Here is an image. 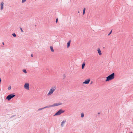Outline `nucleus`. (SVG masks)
Listing matches in <instances>:
<instances>
[{"label": "nucleus", "instance_id": "nucleus-18", "mask_svg": "<svg viewBox=\"0 0 133 133\" xmlns=\"http://www.w3.org/2000/svg\"><path fill=\"white\" fill-rule=\"evenodd\" d=\"M23 71L25 74L27 73V72L26 70L25 69H24L23 70Z\"/></svg>", "mask_w": 133, "mask_h": 133}, {"label": "nucleus", "instance_id": "nucleus-32", "mask_svg": "<svg viewBox=\"0 0 133 133\" xmlns=\"http://www.w3.org/2000/svg\"><path fill=\"white\" fill-rule=\"evenodd\" d=\"M35 26H36V25H35Z\"/></svg>", "mask_w": 133, "mask_h": 133}, {"label": "nucleus", "instance_id": "nucleus-21", "mask_svg": "<svg viewBox=\"0 0 133 133\" xmlns=\"http://www.w3.org/2000/svg\"><path fill=\"white\" fill-rule=\"evenodd\" d=\"M16 116V115H14L12 116H11V117H10V118H12V117H14L15 116Z\"/></svg>", "mask_w": 133, "mask_h": 133}, {"label": "nucleus", "instance_id": "nucleus-14", "mask_svg": "<svg viewBox=\"0 0 133 133\" xmlns=\"http://www.w3.org/2000/svg\"><path fill=\"white\" fill-rule=\"evenodd\" d=\"M52 105V107L58 106V104H57V103H55Z\"/></svg>", "mask_w": 133, "mask_h": 133}, {"label": "nucleus", "instance_id": "nucleus-15", "mask_svg": "<svg viewBox=\"0 0 133 133\" xmlns=\"http://www.w3.org/2000/svg\"><path fill=\"white\" fill-rule=\"evenodd\" d=\"M85 10H86L85 8H84L83 9V15H84L85 14Z\"/></svg>", "mask_w": 133, "mask_h": 133}, {"label": "nucleus", "instance_id": "nucleus-22", "mask_svg": "<svg viewBox=\"0 0 133 133\" xmlns=\"http://www.w3.org/2000/svg\"><path fill=\"white\" fill-rule=\"evenodd\" d=\"M26 1V0H22V3L25 2Z\"/></svg>", "mask_w": 133, "mask_h": 133}, {"label": "nucleus", "instance_id": "nucleus-8", "mask_svg": "<svg viewBox=\"0 0 133 133\" xmlns=\"http://www.w3.org/2000/svg\"><path fill=\"white\" fill-rule=\"evenodd\" d=\"M66 121L65 120H64L63 121L61 122V125L62 127H63L64 126V124L65 123Z\"/></svg>", "mask_w": 133, "mask_h": 133}, {"label": "nucleus", "instance_id": "nucleus-3", "mask_svg": "<svg viewBox=\"0 0 133 133\" xmlns=\"http://www.w3.org/2000/svg\"><path fill=\"white\" fill-rule=\"evenodd\" d=\"M65 112V110H63L62 109H59L56 112L54 116H55L59 115L61 114L64 113Z\"/></svg>", "mask_w": 133, "mask_h": 133}, {"label": "nucleus", "instance_id": "nucleus-28", "mask_svg": "<svg viewBox=\"0 0 133 133\" xmlns=\"http://www.w3.org/2000/svg\"><path fill=\"white\" fill-rule=\"evenodd\" d=\"M31 57H33V54H31Z\"/></svg>", "mask_w": 133, "mask_h": 133}, {"label": "nucleus", "instance_id": "nucleus-23", "mask_svg": "<svg viewBox=\"0 0 133 133\" xmlns=\"http://www.w3.org/2000/svg\"><path fill=\"white\" fill-rule=\"evenodd\" d=\"M57 104H58V105L62 104L60 102L58 103H57Z\"/></svg>", "mask_w": 133, "mask_h": 133}, {"label": "nucleus", "instance_id": "nucleus-19", "mask_svg": "<svg viewBox=\"0 0 133 133\" xmlns=\"http://www.w3.org/2000/svg\"><path fill=\"white\" fill-rule=\"evenodd\" d=\"M44 108H39V109L38 110V111H39V110H41L43 109H44Z\"/></svg>", "mask_w": 133, "mask_h": 133}, {"label": "nucleus", "instance_id": "nucleus-25", "mask_svg": "<svg viewBox=\"0 0 133 133\" xmlns=\"http://www.w3.org/2000/svg\"><path fill=\"white\" fill-rule=\"evenodd\" d=\"M8 89L9 90H10V89H11V86H9V87H8Z\"/></svg>", "mask_w": 133, "mask_h": 133}, {"label": "nucleus", "instance_id": "nucleus-6", "mask_svg": "<svg viewBox=\"0 0 133 133\" xmlns=\"http://www.w3.org/2000/svg\"><path fill=\"white\" fill-rule=\"evenodd\" d=\"M90 81V78L85 80V81L83 82V84H88L89 83V82Z\"/></svg>", "mask_w": 133, "mask_h": 133}, {"label": "nucleus", "instance_id": "nucleus-16", "mask_svg": "<svg viewBox=\"0 0 133 133\" xmlns=\"http://www.w3.org/2000/svg\"><path fill=\"white\" fill-rule=\"evenodd\" d=\"M12 35L14 37H16V35L15 33H14L12 34Z\"/></svg>", "mask_w": 133, "mask_h": 133}, {"label": "nucleus", "instance_id": "nucleus-24", "mask_svg": "<svg viewBox=\"0 0 133 133\" xmlns=\"http://www.w3.org/2000/svg\"><path fill=\"white\" fill-rule=\"evenodd\" d=\"M20 29H21V32H23V30H22V28H21V27H20Z\"/></svg>", "mask_w": 133, "mask_h": 133}, {"label": "nucleus", "instance_id": "nucleus-27", "mask_svg": "<svg viewBox=\"0 0 133 133\" xmlns=\"http://www.w3.org/2000/svg\"><path fill=\"white\" fill-rule=\"evenodd\" d=\"M63 76H64V78H63V79H64L66 77V76H65V74H64L63 75Z\"/></svg>", "mask_w": 133, "mask_h": 133}, {"label": "nucleus", "instance_id": "nucleus-9", "mask_svg": "<svg viewBox=\"0 0 133 133\" xmlns=\"http://www.w3.org/2000/svg\"><path fill=\"white\" fill-rule=\"evenodd\" d=\"M98 53L99 54V55H102L101 53V51L100 49L99 48L97 50Z\"/></svg>", "mask_w": 133, "mask_h": 133}, {"label": "nucleus", "instance_id": "nucleus-2", "mask_svg": "<svg viewBox=\"0 0 133 133\" xmlns=\"http://www.w3.org/2000/svg\"><path fill=\"white\" fill-rule=\"evenodd\" d=\"M16 96L15 93L10 94L8 95L6 97V99L8 101H9L10 99Z\"/></svg>", "mask_w": 133, "mask_h": 133}, {"label": "nucleus", "instance_id": "nucleus-17", "mask_svg": "<svg viewBox=\"0 0 133 133\" xmlns=\"http://www.w3.org/2000/svg\"><path fill=\"white\" fill-rule=\"evenodd\" d=\"M81 116L82 118H83L84 117V114L83 113H82L81 114Z\"/></svg>", "mask_w": 133, "mask_h": 133}, {"label": "nucleus", "instance_id": "nucleus-20", "mask_svg": "<svg viewBox=\"0 0 133 133\" xmlns=\"http://www.w3.org/2000/svg\"><path fill=\"white\" fill-rule=\"evenodd\" d=\"M112 30H111L110 32L108 34V35L109 36L110 34H111L112 32Z\"/></svg>", "mask_w": 133, "mask_h": 133}, {"label": "nucleus", "instance_id": "nucleus-1", "mask_svg": "<svg viewBox=\"0 0 133 133\" xmlns=\"http://www.w3.org/2000/svg\"><path fill=\"white\" fill-rule=\"evenodd\" d=\"M115 76V73H112L106 77L107 79L105 80V81H109L110 80L113 79L114 78Z\"/></svg>", "mask_w": 133, "mask_h": 133}, {"label": "nucleus", "instance_id": "nucleus-11", "mask_svg": "<svg viewBox=\"0 0 133 133\" xmlns=\"http://www.w3.org/2000/svg\"><path fill=\"white\" fill-rule=\"evenodd\" d=\"M85 65V63L84 62L82 64V69H84V66Z\"/></svg>", "mask_w": 133, "mask_h": 133}, {"label": "nucleus", "instance_id": "nucleus-30", "mask_svg": "<svg viewBox=\"0 0 133 133\" xmlns=\"http://www.w3.org/2000/svg\"><path fill=\"white\" fill-rule=\"evenodd\" d=\"M100 114V113L99 112H98V115H99Z\"/></svg>", "mask_w": 133, "mask_h": 133}, {"label": "nucleus", "instance_id": "nucleus-7", "mask_svg": "<svg viewBox=\"0 0 133 133\" xmlns=\"http://www.w3.org/2000/svg\"><path fill=\"white\" fill-rule=\"evenodd\" d=\"M4 3L1 2V10H2L3 9Z\"/></svg>", "mask_w": 133, "mask_h": 133}, {"label": "nucleus", "instance_id": "nucleus-13", "mask_svg": "<svg viewBox=\"0 0 133 133\" xmlns=\"http://www.w3.org/2000/svg\"><path fill=\"white\" fill-rule=\"evenodd\" d=\"M50 50L52 52H53L54 51V50L53 49V47L52 46H50Z\"/></svg>", "mask_w": 133, "mask_h": 133}, {"label": "nucleus", "instance_id": "nucleus-34", "mask_svg": "<svg viewBox=\"0 0 133 133\" xmlns=\"http://www.w3.org/2000/svg\"><path fill=\"white\" fill-rule=\"evenodd\" d=\"M79 11H78V13H79Z\"/></svg>", "mask_w": 133, "mask_h": 133}, {"label": "nucleus", "instance_id": "nucleus-33", "mask_svg": "<svg viewBox=\"0 0 133 133\" xmlns=\"http://www.w3.org/2000/svg\"><path fill=\"white\" fill-rule=\"evenodd\" d=\"M129 133H132V132H129Z\"/></svg>", "mask_w": 133, "mask_h": 133}, {"label": "nucleus", "instance_id": "nucleus-12", "mask_svg": "<svg viewBox=\"0 0 133 133\" xmlns=\"http://www.w3.org/2000/svg\"><path fill=\"white\" fill-rule=\"evenodd\" d=\"M51 107H52V105H48L44 107V108L45 109L46 108H49Z\"/></svg>", "mask_w": 133, "mask_h": 133}, {"label": "nucleus", "instance_id": "nucleus-4", "mask_svg": "<svg viewBox=\"0 0 133 133\" xmlns=\"http://www.w3.org/2000/svg\"><path fill=\"white\" fill-rule=\"evenodd\" d=\"M56 87H52V88L50 90V91L49 93H48L47 95L48 96H49L51 95V94H52L54 91L56 89Z\"/></svg>", "mask_w": 133, "mask_h": 133}, {"label": "nucleus", "instance_id": "nucleus-29", "mask_svg": "<svg viewBox=\"0 0 133 133\" xmlns=\"http://www.w3.org/2000/svg\"><path fill=\"white\" fill-rule=\"evenodd\" d=\"M2 43V44H3V45H4V43L3 42Z\"/></svg>", "mask_w": 133, "mask_h": 133}, {"label": "nucleus", "instance_id": "nucleus-31", "mask_svg": "<svg viewBox=\"0 0 133 133\" xmlns=\"http://www.w3.org/2000/svg\"><path fill=\"white\" fill-rule=\"evenodd\" d=\"M103 78H102V80H103Z\"/></svg>", "mask_w": 133, "mask_h": 133}, {"label": "nucleus", "instance_id": "nucleus-5", "mask_svg": "<svg viewBox=\"0 0 133 133\" xmlns=\"http://www.w3.org/2000/svg\"><path fill=\"white\" fill-rule=\"evenodd\" d=\"M29 84L28 83H25L24 85V88L28 90H29Z\"/></svg>", "mask_w": 133, "mask_h": 133}, {"label": "nucleus", "instance_id": "nucleus-10", "mask_svg": "<svg viewBox=\"0 0 133 133\" xmlns=\"http://www.w3.org/2000/svg\"><path fill=\"white\" fill-rule=\"evenodd\" d=\"M70 42H71V40H70L67 43V48H68L70 45Z\"/></svg>", "mask_w": 133, "mask_h": 133}, {"label": "nucleus", "instance_id": "nucleus-26", "mask_svg": "<svg viewBox=\"0 0 133 133\" xmlns=\"http://www.w3.org/2000/svg\"><path fill=\"white\" fill-rule=\"evenodd\" d=\"M58 19L57 18L56 19V23H57V22H58Z\"/></svg>", "mask_w": 133, "mask_h": 133}]
</instances>
